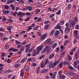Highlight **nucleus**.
Returning <instances> with one entry per match:
<instances>
[{
	"mask_svg": "<svg viewBox=\"0 0 79 79\" xmlns=\"http://www.w3.org/2000/svg\"><path fill=\"white\" fill-rule=\"evenodd\" d=\"M68 67L69 68V69H74L73 67L71 66V65H70L68 66Z\"/></svg>",
	"mask_w": 79,
	"mask_h": 79,
	"instance_id": "nucleus-32",
	"label": "nucleus"
},
{
	"mask_svg": "<svg viewBox=\"0 0 79 79\" xmlns=\"http://www.w3.org/2000/svg\"><path fill=\"white\" fill-rule=\"evenodd\" d=\"M21 47H22V45H18L17 46V48H21Z\"/></svg>",
	"mask_w": 79,
	"mask_h": 79,
	"instance_id": "nucleus-61",
	"label": "nucleus"
},
{
	"mask_svg": "<svg viewBox=\"0 0 79 79\" xmlns=\"http://www.w3.org/2000/svg\"><path fill=\"white\" fill-rule=\"evenodd\" d=\"M55 32V30H53L50 32V35H53V33Z\"/></svg>",
	"mask_w": 79,
	"mask_h": 79,
	"instance_id": "nucleus-34",
	"label": "nucleus"
},
{
	"mask_svg": "<svg viewBox=\"0 0 79 79\" xmlns=\"http://www.w3.org/2000/svg\"><path fill=\"white\" fill-rule=\"evenodd\" d=\"M24 49V46H22L21 47L20 49V51L21 52H23V50Z\"/></svg>",
	"mask_w": 79,
	"mask_h": 79,
	"instance_id": "nucleus-39",
	"label": "nucleus"
},
{
	"mask_svg": "<svg viewBox=\"0 0 79 79\" xmlns=\"http://www.w3.org/2000/svg\"><path fill=\"white\" fill-rule=\"evenodd\" d=\"M22 15V12H18V14H17V16H20Z\"/></svg>",
	"mask_w": 79,
	"mask_h": 79,
	"instance_id": "nucleus-52",
	"label": "nucleus"
},
{
	"mask_svg": "<svg viewBox=\"0 0 79 79\" xmlns=\"http://www.w3.org/2000/svg\"><path fill=\"white\" fill-rule=\"evenodd\" d=\"M51 47L50 46H47L46 45L45 46V48L42 51V52L43 53H45V52H47L48 50H50Z\"/></svg>",
	"mask_w": 79,
	"mask_h": 79,
	"instance_id": "nucleus-2",
	"label": "nucleus"
},
{
	"mask_svg": "<svg viewBox=\"0 0 79 79\" xmlns=\"http://www.w3.org/2000/svg\"><path fill=\"white\" fill-rule=\"evenodd\" d=\"M27 59V57H25L24 58H23L21 61V63H23V62H24Z\"/></svg>",
	"mask_w": 79,
	"mask_h": 79,
	"instance_id": "nucleus-19",
	"label": "nucleus"
},
{
	"mask_svg": "<svg viewBox=\"0 0 79 79\" xmlns=\"http://www.w3.org/2000/svg\"><path fill=\"white\" fill-rule=\"evenodd\" d=\"M36 55H37V52L35 51H33V56H36Z\"/></svg>",
	"mask_w": 79,
	"mask_h": 79,
	"instance_id": "nucleus-18",
	"label": "nucleus"
},
{
	"mask_svg": "<svg viewBox=\"0 0 79 79\" xmlns=\"http://www.w3.org/2000/svg\"><path fill=\"white\" fill-rule=\"evenodd\" d=\"M47 37V34H44L43 36H42L41 37H41V40H43L44 39H45Z\"/></svg>",
	"mask_w": 79,
	"mask_h": 79,
	"instance_id": "nucleus-7",
	"label": "nucleus"
},
{
	"mask_svg": "<svg viewBox=\"0 0 79 79\" xmlns=\"http://www.w3.org/2000/svg\"><path fill=\"white\" fill-rule=\"evenodd\" d=\"M38 27H39V26H37L34 27L33 31H37L38 30Z\"/></svg>",
	"mask_w": 79,
	"mask_h": 79,
	"instance_id": "nucleus-24",
	"label": "nucleus"
},
{
	"mask_svg": "<svg viewBox=\"0 0 79 79\" xmlns=\"http://www.w3.org/2000/svg\"><path fill=\"white\" fill-rule=\"evenodd\" d=\"M4 31H5V29H4L3 27H1L0 28V31L4 32Z\"/></svg>",
	"mask_w": 79,
	"mask_h": 79,
	"instance_id": "nucleus-46",
	"label": "nucleus"
},
{
	"mask_svg": "<svg viewBox=\"0 0 79 79\" xmlns=\"http://www.w3.org/2000/svg\"><path fill=\"white\" fill-rule=\"evenodd\" d=\"M50 23V21H47L44 22V24H48V23Z\"/></svg>",
	"mask_w": 79,
	"mask_h": 79,
	"instance_id": "nucleus-63",
	"label": "nucleus"
},
{
	"mask_svg": "<svg viewBox=\"0 0 79 79\" xmlns=\"http://www.w3.org/2000/svg\"><path fill=\"white\" fill-rule=\"evenodd\" d=\"M40 12V10L37 9L36 10L35 13L36 14H38V13H39Z\"/></svg>",
	"mask_w": 79,
	"mask_h": 79,
	"instance_id": "nucleus-31",
	"label": "nucleus"
},
{
	"mask_svg": "<svg viewBox=\"0 0 79 79\" xmlns=\"http://www.w3.org/2000/svg\"><path fill=\"white\" fill-rule=\"evenodd\" d=\"M48 28H49V25L47 24V25L44 26V28L45 29L47 30V29H48Z\"/></svg>",
	"mask_w": 79,
	"mask_h": 79,
	"instance_id": "nucleus-16",
	"label": "nucleus"
},
{
	"mask_svg": "<svg viewBox=\"0 0 79 79\" xmlns=\"http://www.w3.org/2000/svg\"><path fill=\"white\" fill-rule=\"evenodd\" d=\"M68 58L69 60H72V58H71V56H69V55H68Z\"/></svg>",
	"mask_w": 79,
	"mask_h": 79,
	"instance_id": "nucleus-40",
	"label": "nucleus"
},
{
	"mask_svg": "<svg viewBox=\"0 0 79 79\" xmlns=\"http://www.w3.org/2000/svg\"><path fill=\"white\" fill-rule=\"evenodd\" d=\"M60 34V33L59 31L56 30L55 33V35H56V36H58V35Z\"/></svg>",
	"mask_w": 79,
	"mask_h": 79,
	"instance_id": "nucleus-10",
	"label": "nucleus"
},
{
	"mask_svg": "<svg viewBox=\"0 0 79 79\" xmlns=\"http://www.w3.org/2000/svg\"><path fill=\"white\" fill-rule=\"evenodd\" d=\"M18 49H13V52H18Z\"/></svg>",
	"mask_w": 79,
	"mask_h": 79,
	"instance_id": "nucleus-60",
	"label": "nucleus"
},
{
	"mask_svg": "<svg viewBox=\"0 0 79 79\" xmlns=\"http://www.w3.org/2000/svg\"><path fill=\"white\" fill-rule=\"evenodd\" d=\"M57 74V72H54L53 73H50L49 75L51 76V78H54L56 76V74Z\"/></svg>",
	"mask_w": 79,
	"mask_h": 79,
	"instance_id": "nucleus-4",
	"label": "nucleus"
},
{
	"mask_svg": "<svg viewBox=\"0 0 79 79\" xmlns=\"http://www.w3.org/2000/svg\"><path fill=\"white\" fill-rule=\"evenodd\" d=\"M70 31V28L68 27H67L65 28V31L67 33V34H68L69 32Z\"/></svg>",
	"mask_w": 79,
	"mask_h": 79,
	"instance_id": "nucleus-6",
	"label": "nucleus"
},
{
	"mask_svg": "<svg viewBox=\"0 0 79 79\" xmlns=\"http://www.w3.org/2000/svg\"><path fill=\"white\" fill-rule=\"evenodd\" d=\"M58 74L60 76L63 74V70H60L58 72Z\"/></svg>",
	"mask_w": 79,
	"mask_h": 79,
	"instance_id": "nucleus-9",
	"label": "nucleus"
},
{
	"mask_svg": "<svg viewBox=\"0 0 79 79\" xmlns=\"http://www.w3.org/2000/svg\"><path fill=\"white\" fill-rule=\"evenodd\" d=\"M8 23H11L13 22V20L11 19H8Z\"/></svg>",
	"mask_w": 79,
	"mask_h": 79,
	"instance_id": "nucleus-47",
	"label": "nucleus"
},
{
	"mask_svg": "<svg viewBox=\"0 0 79 79\" xmlns=\"http://www.w3.org/2000/svg\"><path fill=\"white\" fill-rule=\"evenodd\" d=\"M4 9L6 10H8L9 9V6L8 5H5L4 6Z\"/></svg>",
	"mask_w": 79,
	"mask_h": 79,
	"instance_id": "nucleus-29",
	"label": "nucleus"
},
{
	"mask_svg": "<svg viewBox=\"0 0 79 79\" xmlns=\"http://www.w3.org/2000/svg\"><path fill=\"white\" fill-rule=\"evenodd\" d=\"M54 55H55V54L54 53H52L49 56V59H52L53 58V56H54Z\"/></svg>",
	"mask_w": 79,
	"mask_h": 79,
	"instance_id": "nucleus-12",
	"label": "nucleus"
},
{
	"mask_svg": "<svg viewBox=\"0 0 79 79\" xmlns=\"http://www.w3.org/2000/svg\"><path fill=\"white\" fill-rule=\"evenodd\" d=\"M45 57V55H43L40 56L39 57V59H42V58H44Z\"/></svg>",
	"mask_w": 79,
	"mask_h": 79,
	"instance_id": "nucleus-27",
	"label": "nucleus"
},
{
	"mask_svg": "<svg viewBox=\"0 0 79 79\" xmlns=\"http://www.w3.org/2000/svg\"><path fill=\"white\" fill-rule=\"evenodd\" d=\"M42 48H43V46H42L37 47L36 49V51L37 52H38V53H39V52H40V51H41V50H42Z\"/></svg>",
	"mask_w": 79,
	"mask_h": 79,
	"instance_id": "nucleus-5",
	"label": "nucleus"
},
{
	"mask_svg": "<svg viewBox=\"0 0 79 79\" xmlns=\"http://www.w3.org/2000/svg\"><path fill=\"white\" fill-rule=\"evenodd\" d=\"M14 48H10L9 50L8 51V52H12V50L13 51V49Z\"/></svg>",
	"mask_w": 79,
	"mask_h": 79,
	"instance_id": "nucleus-50",
	"label": "nucleus"
},
{
	"mask_svg": "<svg viewBox=\"0 0 79 79\" xmlns=\"http://www.w3.org/2000/svg\"><path fill=\"white\" fill-rule=\"evenodd\" d=\"M28 1L27 2L28 3H32L33 2V1L32 0H28Z\"/></svg>",
	"mask_w": 79,
	"mask_h": 79,
	"instance_id": "nucleus-37",
	"label": "nucleus"
},
{
	"mask_svg": "<svg viewBox=\"0 0 79 79\" xmlns=\"http://www.w3.org/2000/svg\"><path fill=\"white\" fill-rule=\"evenodd\" d=\"M46 72H47V69H43L41 71V73H45Z\"/></svg>",
	"mask_w": 79,
	"mask_h": 79,
	"instance_id": "nucleus-11",
	"label": "nucleus"
},
{
	"mask_svg": "<svg viewBox=\"0 0 79 79\" xmlns=\"http://www.w3.org/2000/svg\"><path fill=\"white\" fill-rule=\"evenodd\" d=\"M20 64H16L15 65V68H18V67H19V66H20Z\"/></svg>",
	"mask_w": 79,
	"mask_h": 79,
	"instance_id": "nucleus-30",
	"label": "nucleus"
},
{
	"mask_svg": "<svg viewBox=\"0 0 79 79\" xmlns=\"http://www.w3.org/2000/svg\"><path fill=\"white\" fill-rule=\"evenodd\" d=\"M59 66H60V67H62V66H63V63H60L59 64Z\"/></svg>",
	"mask_w": 79,
	"mask_h": 79,
	"instance_id": "nucleus-59",
	"label": "nucleus"
},
{
	"mask_svg": "<svg viewBox=\"0 0 79 79\" xmlns=\"http://www.w3.org/2000/svg\"><path fill=\"white\" fill-rule=\"evenodd\" d=\"M28 10L29 11H31L32 10L31 6H28Z\"/></svg>",
	"mask_w": 79,
	"mask_h": 79,
	"instance_id": "nucleus-35",
	"label": "nucleus"
},
{
	"mask_svg": "<svg viewBox=\"0 0 79 79\" xmlns=\"http://www.w3.org/2000/svg\"><path fill=\"white\" fill-rule=\"evenodd\" d=\"M56 46H57V44L56 43H55L52 45V48H55V47H56Z\"/></svg>",
	"mask_w": 79,
	"mask_h": 79,
	"instance_id": "nucleus-25",
	"label": "nucleus"
},
{
	"mask_svg": "<svg viewBox=\"0 0 79 79\" xmlns=\"http://www.w3.org/2000/svg\"><path fill=\"white\" fill-rule=\"evenodd\" d=\"M71 5L70 4H69L68 5L67 7L68 10H70V9H71Z\"/></svg>",
	"mask_w": 79,
	"mask_h": 79,
	"instance_id": "nucleus-21",
	"label": "nucleus"
},
{
	"mask_svg": "<svg viewBox=\"0 0 79 79\" xmlns=\"http://www.w3.org/2000/svg\"><path fill=\"white\" fill-rule=\"evenodd\" d=\"M54 16H55V14H52L49 16V18H53Z\"/></svg>",
	"mask_w": 79,
	"mask_h": 79,
	"instance_id": "nucleus-36",
	"label": "nucleus"
},
{
	"mask_svg": "<svg viewBox=\"0 0 79 79\" xmlns=\"http://www.w3.org/2000/svg\"><path fill=\"white\" fill-rule=\"evenodd\" d=\"M41 19H42V18H41V17L38 18L37 19V21H38V22H40V21H41Z\"/></svg>",
	"mask_w": 79,
	"mask_h": 79,
	"instance_id": "nucleus-53",
	"label": "nucleus"
},
{
	"mask_svg": "<svg viewBox=\"0 0 79 79\" xmlns=\"http://www.w3.org/2000/svg\"><path fill=\"white\" fill-rule=\"evenodd\" d=\"M44 66H45V64H44V63H42L41 64L40 67V68H43Z\"/></svg>",
	"mask_w": 79,
	"mask_h": 79,
	"instance_id": "nucleus-33",
	"label": "nucleus"
},
{
	"mask_svg": "<svg viewBox=\"0 0 79 79\" xmlns=\"http://www.w3.org/2000/svg\"><path fill=\"white\" fill-rule=\"evenodd\" d=\"M34 5L35 6H39V4L37 3H36L34 4Z\"/></svg>",
	"mask_w": 79,
	"mask_h": 79,
	"instance_id": "nucleus-41",
	"label": "nucleus"
},
{
	"mask_svg": "<svg viewBox=\"0 0 79 79\" xmlns=\"http://www.w3.org/2000/svg\"><path fill=\"white\" fill-rule=\"evenodd\" d=\"M70 27H73L75 26V22H74V19H72L70 21V25H69Z\"/></svg>",
	"mask_w": 79,
	"mask_h": 79,
	"instance_id": "nucleus-3",
	"label": "nucleus"
},
{
	"mask_svg": "<svg viewBox=\"0 0 79 79\" xmlns=\"http://www.w3.org/2000/svg\"><path fill=\"white\" fill-rule=\"evenodd\" d=\"M64 21H62L60 23V24L61 25H63V24H64Z\"/></svg>",
	"mask_w": 79,
	"mask_h": 79,
	"instance_id": "nucleus-43",
	"label": "nucleus"
},
{
	"mask_svg": "<svg viewBox=\"0 0 79 79\" xmlns=\"http://www.w3.org/2000/svg\"><path fill=\"white\" fill-rule=\"evenodd\" d=\"M50 41H51V38H49L45 41V43H46L47 44H48L50 43Z\"/></svg>",
	"mask_w": 79,
	"mask_h": 79,
	"instance_id": "nucleus-20",
	"label": "nucleus"
},
{
	"mask_svg": "<svg viewBox=\"0 0 79 79\" xmlns=\"http://www.w3.org/2000/svg\"><path fill=\"white\" fill-rule=\"evenodd\" d=\"M59 76L60 79H64L65 78H66V77H65V76L64 75H61Z\"/></svg>",
	"mask_w": 79,
	"mask_h": 79,
	"instance_id": "nucleus-15",
	"label": "nucleus"
},
{
	"mask_svg": "<svg viewBox=\"0 0 79 79\" xmlns=\"http://www.w3.org/2000/svg\"><path fill=\"white\" fill-rule=\"evenodd\" d=\"M11 62V59H8L7 60V63H10Z\"/></svg>",
	"mask_w": 79,
	"mask_h": 79,
	"instance_id": "nucleus-62",
	"label": "nucleus"
},
{
	"mask_svg": "<svg viewBox=\"0 0 79 79\" xmlns=\"http://www.w3.org/2000/svg\"><path fill=\"white\" fill-rule=\"evenodd\" d=\"M74 34L75 35V37H77L78 35V34H77V30H75L74 31Z\"/></svg>",
	"mask_w": 79,
	"mask_h": 79,
	"instance_id": "nucleus-13",
	"label": "nucleus"
},
{
	"mask_svg": "<svg viewBox=\"0 0 79 79\" xmlns=\"http://www.w3.org/2000/svg\"><path fill=\"white\" fill-rule=\"evenodd\" d=\"M45 64L46 65V64H49V62H48V59H46L45 60Z\"/></svg>",
	"mask_w": 79,
	"mask_h": 79,
	"instance_id": "nucleus-23",
	"label": "nucleus"
},
{
	"mask_svg": "<svg viewBox=\"0 0 79 79\" xmlns=\"http://www.w3.org/2000/svg\"><path fill=\"white\" fill-rule=\"evenodd\" d=\"M67 74L69 76H74V73L70 71L67 72Z\"/></svg>",
	"mask_w": 79,
	"mask_h": 79,
	"instance_id": "nucleus-8",
	"label": "nucleus"
},
{
	"mask_svg": "<svg viewBox=\"0 0 79 79\" xmlns=\"http://www.w3.org/2000/svg\"><path fill=\"white\" fill-rule=\"evenodd\" d=\"M58 64V61L56 60L54 63L52 64H49V66L50 68H51L52 67V68L54 69L55 66L57 65Z\"/></svg>",
	"mask_w": 79,
	"mask_h": 79,
	"instance_id": "nucleus-1",
	"label": "nucleus"
},
{
	"mask_svg": "<svg viewBox=\"0 0 79 79\" xmlns=\"http://www.w3.org/2000/svg\"><path fill=\"white\" fill-rule=\"evenodd\" d=\"M36 64L35 63H33L31 64V66H36Z\"/></svg>",
	"mask_w": 79,
	"mask_h": 79,
	"instance_id": "nucleus-55",
	"label": "nucleus"
},
{
	"mask_svg": "<svg viewBox=\"0 0 79 79\" xmlns=\"http://www.w3.org/2000/svg\"><path fill=\"white\" fill-rule=\"evenodd\" d=\"M26 15V13H23L22 14V15L20 16V17H23V16H24Z\"/></svg>",
	"mask_w": 79,
	"mask_h": 79,
	"instance_id": "nucleus-45",
	"label": "nucleus"
},
{
	"mask_svg": "<svg viewBox=\"0 0 79 79\" xmlns=\"http://www.w3.org/2000/svg\"><path fill=\"white\" fill-rule=\"evenodd\" d=\"M15 42H16V44H18V45H19V44H21V42L18 41H16Z\"/></svg>",
	"mask_w": 79,
	"mask_h": 79,
	"instance_id": "nucleus-57",
	"label": "nucleus"
},
{
	"mask_svg": "<svg viewBox=\"0 0 79 79\" xmlns=\"http://www.w3.org/2000/svg\"><path fill=\"white\" fill-rule=\"evenodd\" d=\"M18 14V12L16 11L15 12V13H14L12 14V15L13 16H16V15Z\"/></svg>",
	"mask_w": 79,
	"mask_h": 79,
	"instance_id": "nucleus-48",
	"label": "nucleus"
},
{
	"mask_svg": "<svg viewBox=\"0 0 79 79\" xmlns=\"http://www.w3.org/2000/svg\"><path fill=\"white\" fill-rule=\"evenodd\" d=\"M30 45H31V44H29L27 45L25 47V48H26L28 50H29L30 49V48H29V47H30Z\"/></svg>",
	"mask_w": 79,
	"mask_h": 79,
	"instance_id": "nucleus-17",
	"label": "nucleus"
},
{
	"mask_svg": "<svg viewBox=\"0 0 79 79\" xmlns=\"http://www.w3.org/2000/svg\"><path fill=\"white\" fill-rule=\"evenodd\" d=\"M74 57H75L76 60H77V59L79 58V56H78V54H77V53H76L75 54Z\"/></svg>",
	"mask_w": 79,
	"mask_h": 79,
	"instance_id": "nucleus-14",
	"label": "nucleus"
},
{
	"mask_svg": "<svg viewBox=\"0 0 79 79\" xmlns=\"http://www.w3.org/2000/svg\"><path fill=\"white\" fill-rule=\"evenodd\" d=\"M61 13V10H59L58 12H57L56 13V15H60V14Z\"/></svg>",
	"mask_w": 79,
	"mask_h": 79,
	"instance_id": "nucleus-42",
	"label": "nucleus"
},
{
	"mask_svg": "<svg viewBox=\"0 0 79 79\" xmlns=\"http://www.w3.org/2000/svg\"><path fill=\"white\" fill-rule=\"evenodd\" d=\"M26 43V41H25L22 43V44L23 45H24L27 44Z\"/></svg>",
	"mask_w": 79,
	"mask_h": 79,
	"instance_id": "nucleus-49",
	"label": "nucleus"
},
{
	"mask_svg": "<svg viewBox=\"0 0 79 79\" xmlns=\"http://www.w3.org/2000/svg\"><path fill=\"white\" fill-rule=\"evenodd\" d=\"M12 29V27L11 26H10L8 27H7V29L9 31L10 30H11V29Z\"/></svg>",
	"mask_w": 79,
	"mask_h": 79,
	"instance_id": "nucleus-44",
	"label": "nucleus"
},
{
	"mask_svg": "<svg viewBox=\"0 0 79 79\" xmlns=\"http://www.w3.org/2000/svg\"><path fill=\"white\" fill-rule=\"evenodd\" d=\"M61 27L60 26V25L58 24L57 25L56 28H57V29H59V28H60Z\"/></svg>",
	"mask_w": 79,
	"mask_h": 79,
	"instance_id": "nucleus-38",
	"label": "nucleus"
},
{
	"mask_svg": "<svg viewBox=\"0 0 79 79\" xmlns=\"http://www.w3.org/2000/svg\"><path fill=\"white\" fill-rule=\"evenodd\" d=\"M64 64L65 66L67 65V61H65L64 62Z\"/></svg>",
	"mask_w": 79,
	"mask_h": 79,
	"instance_id": "nucleus-64",
	"label": "nucleus"
},
{
	"mask_svg": "<svg viewBox=\"0 0 79 79\" xmlns=\"http://www.w3.org/2000/svg\"><path fill=\"white\" fill-rule=\"evenodd\" d=\"M77 63H76V62H74V63H73V65H74V67H75V68H77Z\"/></svg>",
	"mask_w": 79,
	"mask_h": 79,
	"instance_id": "nucleus-26",
	"label": "nucleus"
},
{
	"mask_svg": "<svg viewBox=\"0 0 79 79\" xmlns=\"http://www.w3.org/2000/svg\"><path fill=\"white\" fill-rule=\"evenodd\" d=\"M25 69L26 71H28L29 70V67H28V66L27 65L25 66Z\"/></svg>",
	"mask_w": 79,
	"mask_h": 79,
	"instance_id": "nucleus-22",
	"label": "nucleus"
},
{
	"mask_svg": "<svg viewBox=\"0 0 79 79\" xmlns=\"http://www.w3.org/2000/svg\"><path fill=\"white\" fill-rule=\"evenodd\" d=\"M59 29L60 31L61 32V33L62 34H63V30H62V29L61 28V27L58 28Z\"/></svg>",
	"mask_w": 79,
	"mask_h": 79,
	"instance_id": "nucleus-58",
	"label": "nucleus"
},
{
	"mask_svg": "<svg viewBox=\"0 0 79 79\" xmlns=\"http://www.w3.org/2000/svg\"><path fill=\"white\" fill-rule=\"evenodd\" d=\"M5 54L4 53H2L1 55V57H4L5 56Z\"/></svg>",
	"mask_w": 79,
	"mask_h": 79,
	"instance_id": "nucleus-56",
	"label": "nucleus"
},
{
	"mask_svg": "<svg viewBox=\"0 0 79 79\" xmlns=\"http://www.w3.org/2000/svg\"><path fill=\"white\" fill-rule=\"evenodd\" d=\"M79 25H77L75 26V29H79Z\"/></svg>",
	"mask_w": 79,
	"mask_h": 79,
	"instance_id": "nucleus-54",
	"label": "nucleus"
},
{
	"mask_svg": "<svg viewBox=\"0 0 79 79\" xmlns=\"http://www.w3.org/2000/svg\"><path fill=\"white\" fill-rule=\"evenodd\" d=\"M30 18H31V17L28 16V17H27V18H26L25 20V21H28L29 20V19H30Z\"/></svg>",
	"mask_w": 79,
	"mask_h": 79,
	"instance_id": "nucleus-28",
	"label": "nucleus"
},
{
	"mask_svg": "<svg viewBox=\"0 0 79 79\" xmlns=\"http://www.w3.org/2000/svg\"><path fill=\"white\" fill-rule=\"evenodd\" d=\"M37 34H38L39 36H40V37H42V35H41V33L38 32H37Z\"/></svg>",
	"mask_w": 79,
	"mask_h": 79,
	"instance_id": "nucleus-51",
	"label": "nucleus"
}]
</instances>
